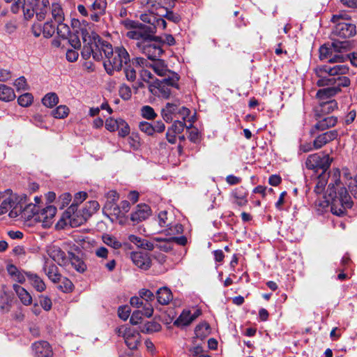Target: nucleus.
Returning a JSON list of instances; mask_svg holds the SVG:
<instances>
[{
	"label": "nucleus",
	"instance_id": "obj_38",
	"mask_svg": "<svg viewBox=\"0 0 357 357\" xmlns=\"http://www.w3.org/2000/svg\"><path fill=\"white\" fill-rule=\"evenodd\" d=\"M332 53H335V52L331 45H323L319 48V59L328 61Z\"/></svg>",
	"mask_w": 357,
	"mask_h": 357
},
{
	"label": "nucleus",
	"instance_id": "obj_41",
	"mask_svg": "<svg viewBox=\"0 0 357 357\" xmlns=\"http://www.w3.org/2000/svg\"><path fill=\"white\" fill-rule=\"evenodd\" d=\"M107 6L106 0H95L90 6L91 12L104 13Z\"/></svg>",
	"mask_w": 357,
	"mask_h": 357
},
{
	"label": "nucleus",
	"instance_id": "obj_11",
	"mask_svg": "<svg viewBox=\"0 0 357 357\" xmlns=\"http://www.w3.org/2000/svg\"><path fill=\"white\" fill-rule=\"evenodd\" d=\"M136 62L139 66H146L151 68L153 71L159 76L168 77L170 75V73H173L172 71L168 70L167 65L165 61L161 59L153 60L152 63H149L144 58H137Z\"/></svg>",
	"mask_w": 357,
	"mask_h": 357
},
{
	"label": "nucleus",
	"instance_id": "obj_53",
	"mask_svg": "<svg viewBox=\"0 0 357 357\" xmlns=\"http://www.w3.org/2000/svg\"><path fill=\"white\" fill-rule=\"evenodd\" d=\"M139 130L148 135H152L154 133L153 125L146 121L141 122L139 125Z\"/></svg>",
	"mask_w": 357,
	"mask_h": 357
},
{
	"label": "nucleus",
	"instance_id": "obj_57",
	"mask_svg": "<svg viewBox=\"0 0 357 357\" xmlns=\"http://www.w3.org/2000/svg\"><path fill=\"white\" fill-rule=\"evenodd\" d=\"M119 124V119L109 118L106 120L105 128L107 130L114 132L117 130Z\"/></svg>",
	"mask_w": 357,
	"mask_h": 357
},
{
	"label": "nucleus",
	"instance_id": "obj_36",
	"mask_svg": "<svg viewBox=\"0 0 357 357\" xmlns=\"http://www.w3.org/2000/svg\"><path fill=\"white\" fill-rule=\"evenodd\" d=\"M45 271L49 279L53 282L56 283L60 281L61 275L59 273L56 266L51 264L45 269Z\"/></svg>",
	"mask_w": 357,
	"mask_h": 357
},
{
	"label": "nucleus",
	"instance_id": "obj_60",
	"mask_svg": "<svg viewBox=\"0 0 357 357\" xmlns=\"http://www.w3.org/2000/svg\"><path fill=\"white\" fill-rule=\"evenodd\" d=\"M188 351L190 356L198 357L204 353V349L201 344H195L188 349Z\"/></svg>",
	"mask_w": 357,
	"mask_h": 357
},
{
	"label": "nucleus",
	"instance_id": "obj_23",
	"mask_svg": "<svg viewBox=\"0 0 357 357\" xmlns=\"http://www.w3.org/2000/svg\"><path fill=\"white\" fill-rule=\"evenodd\" d=\"M337 123V118L333 116H327L319 120L313 127L312 130H324L334 127Z\"/></svg>",
	"mask_w": 357,
	"mask_h": 357
},
{
	"label": "nucleus",
	"instance_id": "obj_22",
	"mask_svg": "<svg viewBox=\"0 0 357 357\" xmlns=\"http://www.w3.org/2000/svg\"><path fill=\"white\" fill-rule=\"evenodd\" d=\"M8 275L13 280L23 284L26 280V273L19 270L16 266L13 264H9L6 267Z\"/></svg>",
	"mask_w": 357,
	"mask_h": 357
},
{
	"label": "nucleus",
	"instance_id": "obj_44",
	"mask_svg": "<svg viewBox=\"0 0 357 357\" xmlns=\"http://www.w3.org/2000/svg\"><path fill=\"white\" fill-rule=\"evenodd\" d=\"M55 24L52 22L47 21L43 24L42 28L43 35L45 38H50L55 33Z\"/></svg>",
	"mask_w": 357,
	"mask_h": 357
},
{
	"label": "nucleus",
	"instance_id": "obj_4",
	"mask_svg": "<svg viewBox=\"0 0 357 357\" xmlns=\"http://www.w3.org/2000/svg\"><path fill=\"white\" fill-rule=\"evenodd\" d=\"M349 72L347 65L338 64L333 67L327 65L320 66L315 69L319 77L317 84L319 86H333V87H347L350 85V79L344 76Z\"/></svg>",
	"mask_w": 357,
	"mask_h": 357
},
{
	"label": "nucleus",
	"instance_id": "obj_35",
	"mask_svg": "<svg viewBox=\"0 0 357 357\" xmlns=\"http://www.w3.org/2000/svg\"><path fill=\"white\" fill-rule=\"evenodd\" d=\"M319 105L320 111L324 114H329L337 109V102L335 100L320 102Z\"/></svg>",
	"mask_w": 357,
	"mask_h": 357
},
{
	"label": "nucleus",
	"instance_id": "obj_25",
	"mask_svg": "<svg viewBox=\"0 0 357 357\" xmlns=\"http://www.w3.org/2000/svg\"><path fill=\"white\" fill-rule=\"evenodd\" d=\"M87 197V193L85 192H79L75 195L73 203L69 206L66 211L68 217L77 213V206L83 202Z\"/></svg>",
	"mask_w": 357,
	"mask_h": 357
},
{
	"label": "nucleus",
	"instance_id": "obj_18",
	"mask_svg": "<svg viewBox=\"0 0 357 357\" xmlns=\"http://www.w3.org/2000/svg\"><path fill=\"white\" fill-rule=\"evenodd\" d=\"M230 196L232 203L238 206H244L248 204V192L242 186L233 190Z\"/></svg>",
	"mask_w": 357,
	"mask_h": 357
},
{
	"label": "nucleus",
	"instance_id": "obj_8",
	"mask_svg": "<svg viewBox=\"0 0 357 357\" xmlns=\"http://www.w3.org/2000/svg\"><path fill=\"white\" fill-rule=\"evenodd\" d=\"M179 76L176 73H170L168 77H165L162 80L157 79L155 82V89L158 90L154 93L164 98H168L171 94L169 86L178 89V82Z\"/></svg>",
	"mask_w": 357,
	"mask_h": 357
},
{
	"label": "nucleus",
	"instance_id": "obj_31",
	"mask_svg": "<svg viewBox=\"0 0 357 357\" xmlns=\"http://www.w3.org/2000/svg\"><path fill=\"white\" fill-rule=\"evenodd\" d=\"M51 14L52 19L54 20L56 23L62 22L64 20V13L60 4L52 3L50 7L49 14Z\"/></svg>",
	"mask_w": 357,
	"mask_h": 357
},
{
	"label": "nucleus",
	"instance_id": "obj_48",
	"mask_svg": "<svg viewBox=\"0 0 357 357\" xmlns=\"http://www.w3.org/2000/svg\"><path fill=\"white\" fill-rule=\"evenodd\" d=\"M142 116L146 119H153L156 116L154 109L149 106H143L141 109Z\"/></svg>",
	"mask_w": 357,
	"mask_h": 357
},
{
	"label": "nucleus",
	"instance_id": "obj_54",
	"mask_svg": "<svg viewBox=\"0 0 357 357\" xmlns=\"http://www.w3.org/2000/svg\"><path fill=\"white\" fill-rule=\"evenodd\" d=\"M156 16L157 15H155L154 13H150L148 11V13H144L141 14L139 16V18L144 22L149 24L152 26L154 22H155V20Z\"/></svg>",
	"mask_w": 357,
	"mask_h": 357
},
{
	"label": "nucleus",
	"instance_id": "obj_3",
	"mask_svg": "<svg viewBox=\"0 0 357 357\" xmlns=\"http://www.w3.org/2000/svg\"><path fill=\"white\" fill-rule=\"evenodd\" d=\"M154 29L149 31H128L127 37L136 40V48L150 60H156L163 53L159 37L154 36Z\"/></svg>",
	"mask_w": 357,
	"mask_h": 357
},
{
	"label": "nucleus",
	"instance_id": "obj_55",
	"mask_svg": "<svg viewBox=\"0 0 357 357\" xmlns=\"http://www.w3.org/2000/svg\"><path fill=\"white\" fill-rule=\"evenodd\" d=\"M347 185L350 190L351 193L355 198H357V176L354 178H350L347 182Z\"/></svg>",
	"mask_w": 357,
	"mask_h": 357
},
{
	"label": "nucleus",
	"instance_id": "obj_19",
	"mask_svg": "<svg viewBox=\"0 0 357 357\" xmlns=\"http://www.w3.org/2000/svg\"><path fill=\"white\" fill-rule=\"evenodd\" d=\"M165 1L166 0H147L145 4V8L147 11L154 13L158 16L163 15L164 11L166 9Z\"/></svg>",
	"mask_w": 357,
	"mask_h": 357
},
{
	"label": "nucleus",
	"instance_id": "obj_29",
	"mask_svg": "<svg viewBox=\"0 0 357 357\" xmlns=\"http://www.w3.org/2000/svg\"><path fill=\"white\" fill-rule=\"evenodd\" d=\"M192 313L188 310H183L179 317L174 322L178 327L186 326L192 322Z\"/></svg>",
	"mask_w": 357,
	"mask_h": 357
},
{
	"label": "nucleus",
	"instance_id": "obj_58",
	"mask_svg": "<svg viewBox=\"0 0 357 357\" xmlns=\"http://www.w3.org/2000/svg\"><path fill=\"white\" fill-rule=\"evenodd\" d=\"M347 60V57L340 52L332 53L331 57L329 59L328 62L331 63H343Z\"/></svg>",
	"mask_w": 357,
	"mask_h": 357
},
{
	"label": "nucleus",
	"instance_id": "obj_13",
	"mask_svg": "<svg viewBox=\"0 0 357 357\" xmlns=\"http://www.w3.org/2000/svg\"><path fill=\"white\" fill-rule=\"evenodd\" d=\"M56 213V208L54 206H47L42 210H38V213L35 216V222H40L43 226L49 227L52 223L51 220Z\"/></svg>",
	"mask_w": 357,
	"mask_h": 357
},
{
	"label": "nucleus",
	"instance_id": "obj_21",
	"mask_svg": "<svg viewBox=\"0 0 357 357\" xmlns=\"http://www.w3.org/2000/svg\"><path fill=\"white\" fill-rule=\"evenodd\" d=\"M329 87L321 89L317 91L316 98L318 102L328 101V99L335 96L341 89L339 87H333V86H328Z\"/></svg>",
	"mask_w": 357,
	"mask_h": 357
},
{
	"label": "nucleus",
	"instance_id": "obj_37",
	"mask_svg": "<svg viewBox=\"0 0 357 357\" xmlns=\"http://www.w3.org/2000/svg\"><path fill=\"white\" fill-rule=\"evenodd\" d=\"M43 104L47 107H53L59 102V97L55 93L46 94L42 100Z\"/></svg>",
	"mask_w": 357,
	"mask_h": 357
},
{
	"label": "nucleus",
	"instance_id": "obj_15",
	"mask_svg": "<svg viewBox=\"0 0 357 357\" xmlns=\"http://www.w3.org/2000/svg\"><path fill=\"white\" fill-rule=\"evenodd\" d=\"M35 357H52L53 351L50 344L46 341H38L32 344Z\"/></svg>",
	"mask_w": 357,
	"mask_h": 357
},
{
	"label": "nucleus",
	"instance_id": "obj_9",
	"mask_svg": "<svg viewBox=\"0 0 357 357\" xmlns=\"http://www.w3.org/2000/svg\"><path fill=\"white\" fill-rule=\"evenodd\" d=\"M116 333L123 337L127 347L131 349H137L141 342L140 333L128 326L123 325L116 329Z\"/></svg>",
	"mask_w": 357,
	"mask_h": 357
},
{
	"label": "nucleus",
	"instance_id": "obj_43",
	"mask_svg": "<svg viewBox=\"0 0 357 357\" xmlns=\"http://www.w3.org/2000/svg\"><path fill=\"white\" fill-rule=\"evenodd\" d=\"M59 282V284L58 285V288L63 292L66 293V292H70L73 291V284L67 278H62V276H61V280Z\"/></svg>",
	"mask_w": 357,
	"mask_h": 357
},
{
	"label": "nucleus",
	"instance_id": "obj_20",
	"mask_svg": "<svg viewBox=\"0 0 357 357\" xmlns=\"http://www.w3.org/2000/svg\"><path fill=\"white\" fill-rule=\"evenodd\" d=\"M151 215V208L146 204H139L136 210L131 214L132 222H142L147 219Z\"/></svg>",
	"mask_w": 357,
	"mask_h": 357
},
{
	"label": "nucleus",
	"instance_id": "obj_16",
	"mask_svg": "<svg viewBox=\"0 0 357 357\" xmlns=\"http://www.w3.org/2000/svg\"><path fill=\"white\" fill-rule=\"evenodd\" d=\"M1 197L3 198V201L0 205V215L7 213L17 202L16 195L13 194L10 189L5 190Z\"/></svg>",
	"mask_w": 357,
	"mask_h": 357
},
{
	"label": "nucleus",
	"instance_id": "obj_59",
	"mask_svg": "<svg viewBox=\"0 0 357 357\" xmlns=\"http://www.w3.org/2000/svg\"><path fill=\"white\" fill-rule=\"evenodd\" d=\"M72 199V196L70 193L66 192L62 194L59 198V206L61 208L66 207L69 204Z\"/></svg>",
	"mask_w": 357,
	"mask_h": 357
},
{
	"label": "nucleus",
	"instance_id": "obj_50",
	"mask_svg": "<svg viewBox=\"0 0 357 357\" xmlns=\"http://www.w3.org/2000/svg\"><path fill=\"white\" fill-rule=\"evenodd\" d=\"M160 328L161 326L160 324L155 321H149L144 325L143 331L149 333L159 331Z\"/></svg>",
	"mask_w": 357,
	"mask_h": 357
},
{
	"label": "nucleus",
	"instance_id": "obj_52",
	"mask_svg": "<svg viewBox=\"0 0 357 357\" xmlns=\"http://www.w3.org/2000/svg\"><path fill=\"white\" fill-rule=\"evenodd\" d=\"M130 307L128 305L120 306L118 310L119 317L123 321L128 319L130 314Z\"/></svg>",
	"mask_w": 357,
	"mask_h": 357
},
{
	"label": "nucleus",
	"instance_id": "obj_26",
	"mask_svg": "<svg viewBox=\"0 0 357 357\" xmlns=\"http://www.w3.org/2000/svg\"><path fill=\"white\" fill-rule=\"evenodd\" d=\"M158 301L161 305H167L173 298L171 290L166 287L160 288L156 293Z\"/></svg>",
	"mask_w": 357,
	"mask_h": 357
},
{
	"label": "nucleus",
	"instance_id": "obj_30",
	"mask_svg": "<svg viewBox=\"0 0 357 357\" xmlns=\"http://www.w3.org/2000/svg\"><path fill=\"white\" fill-rule=\"evenodd\" d=\"M38 206L36 204H27L21 212V218L26 220H33L35 222V216L38 213Z\"/></svg>",
	"mask_w": 357,
	"mask_h": 357
},
{
	"label": "nucleus",
	"instance_id": "obj_24",
	"mask_svg": "<svg viewBox=\"0 0 357 357\" xmlns=\"http://www.w3.org/2000/svg\"><path fill=\"white\" fill-rule=\"evenodd\" d=\"M13 288L20 301L24 305L27 306L31 304L32 297L24 287L20 286L19 284H14Z\"/></svg>",
	"mask_w": 357,
	"mask_h": 357
},
{
	"label": "nucleus",
	"instance_id": "obj_6",
	"mask_svg": "<svg viewBox=\"0 0 357 357\" xmlns=\"http://www.w3.org/2000/svg\"><path fill=\"white\" fill-rule=\"evenodd\" d=\"M50 10L48 0H31L24 6V16L26 20L32 18L34 15L38 20L45 19Z\"/></svg>",
	"mask_w": 357,
	"mask_h": 357
},
{
	"label": "nucleus",
	"instance_id": "obj_61",
	"mask_svg": "<svg viewBox=\"0 0 357 357\" xmlns=\"http://www.w3.org/2000/svg\"><path fill=\"white\" fill-rule=\"evenodd\" d=\"M185 126V123L183 121H176L172 126V127L169 128L173 132L179 134L181 133L184 128Z\"/></svg>",
	"mask_w": 357,
	"mask_h": 357
},
{
	"label": "nucleus",
	"instance_id": "obj_27",
	"mask_svg": "<svg viewBox=\"0 0 357 357\" xmlns=\"http://www.w3.org/2000/svg\"><path fill=\"white\" fill-rule=\"evenodd\" d=\"M69 264L78 272L83 273L86 269V266L83 260L74 253L68 252Z\"/></svg>",
	"mask_w": 357,
	"mask_h": 357
},
{
	"label": "nucleus",
	"instance_id": "obj_33",
	"mask_svg": "<svg viewBox=\"0 0 357 357\" xmlns=\"http://www.w3.org/2000/svg\"><path fill=\"white\" fill-rule=\"evenodd\" d=\"M156 241V248L164 252H169L173 248L172 240L170 238H155Z\"/></svg>",
	"mask_w": 357,
	"mask_h": 357
},
{
	"label": "nucleus",
	"instance_id": "obj_49",
	"mask_svg": "<svg viewBox=\"0 0 357 357\" xmlns=\"http://www.w3.org/2000/svg\"><path fill=\"white\" fill-rule=\"evenodd\" d=\"M155 22H154L152 26H148L149 28H153L154 33L156 32L157 29H160L162 30H165L167 26V23L165 20L163 19V17L156 16Z\"/></svg>",
	"mask_w": 357,
	"mask_h": 357
},
{
	"label": "nucleus",
	"instance_id": "obj_56",
	"mask_svg": "<svg viewBox=\"0 0 357 357\" xmlns=\"http://www.w3.org/2000/svg\"><path fill=\"white\" fill-rule=\"evenodd\" d=\"M163 15H160L159 17H163L167 18L168 20H170L174 23H177L180 21L181 18L178 15L174 13L172 11L168 10L167 8L164 11Z\"/></svg>",
	"mask_w": 357,
	"mask_h": 357
},
{
	"label": "nucleus",
	"instance_id": "obj_10",
	"mask_svg": "<svg viewBox=\"0 0 357 357\" xmlns=\"http://www.w3.org/2000/svg\"><path fill=\"white\" fill-rule=\"evenodd\" d=\"M332 160V158L328 155L311 154L305 161V166L309 169H312L315 172L320 169L322 171V173H324L330 167Z\"/></svg>",
	"mask_w": 357,
	"mask_h": 357
},
{
	"label": "nucleus",
	"instance_id": "obj_34",
	"mask_svg": "<svg viewBox=\"0 0 357 357\" xmlns=\"http://www.w3.org/2000/svg\"><path fill=\"white\" fill-rule=\"evenodd\" d=\"M125 26L128 29H131L129 31H149L151 28H149L148 26L144 25L138 22L132 21V20H125L123 22Z\"/></svg>",
	"mask_w": 357,
	"mask_h": 357
},
{
	"label": "nucleus",
	"instance_id": "obj_42",
	"mask_svg": "<svg viewBox=\"0 0 357 357\" xmlns=\"http://www.w3.org/2000/svg\"><path fill=\"white\" fill-rule=\"evenodd\" d=\"M102 241L104 243L116 250L119 249L122 246L120 241H119L115 237L109 234L104 235L102 236Z\"/></svg>",
	"mask_w": 357,
	"mask_h": 357
},
{
	"label": "nucleus",
	"instance_id": "obj_28",
	"mask_svg": "<svg viewBox=\"0 0 357 357\" xmlns=\"http://www.w3.org/2000/svg\"><path fill=\"white\" fill-rule=\"evenodd\" d=\"M26 275L31 284L36 291L42 292L45 289L46 287L44 282L38 275L29 272L26 273Z\"/></svg>",
	"mask_w": 357,
	"mask_h": 357
},
{
	"label": "nucleus",
	"instance_id": "obj_17",
	"mask_svg": "<svg viewBox=\"0 0 357 357\" xmlns=\"http://www.w3.org/2000/svg\"><path fill=\"white\" fill-rule=\"evenodd\" d=\"M338 132L336 130L326 132L317 136L313 142L314 149H319L326 144L337 138Z\"/></svg>",
	"mask_w": 357,
	"mask_h": 357
},
{
	"label": "nucleus",
	"instance_id": "obj_32",
	"mask_svg": "<svg viewBox=\"0 0 357 357\" xmlns=\"http://www.w3.org/2000/svg\"><path fill=\"white\" fill-rule=\"evenodd\" d=\"M15 98V94L13 89L5 84L0 85V100L9 102Z\"/></svg>",
	"mask_w": 357,
	"mask_h": 357
},
{
	"label": "nucleus",
	"instance_id": "obj_63",
	"mask_svg": "<svg viewBox=\"0 0 357 357\" xmlns=\"http://www.w3.org/2000/svg\"><path fill=\"white\" fill-rule=\"evenodd\" d=\"M142 316L144 315L142 314V312L141 310H135L132 312L130 317V322L132 325H137L141 321Z\"/></svg>",
	"mask_w": 357,
	"mask_h": 357
},
{
	"label": "nucleus",
	"instance_id": "obj_14",
	"mask_svg": "<svg viewBox=\"0 0 357 357\" xmlns=\"http://www.w3.org/2000/svg\"><path fill=\"white\" fill-rule=\"evenodd\" d=\"M130 257L133 264L141 269L147 270L151 266V258L146 252H135Z\"/></svg>",
	"mask_w": 357,
	"mask_h": 357
},
{
	"label": "nucleus",
	"instance_id": "obj_46",
	"mask_svg": "<svg viewBox=\"0 0 357 357\" xmlns=\"http://www.w3.org/2000/svg\"><path fill=\"white\" fill-rule=\"evenodd\" d=\"M119 126L117 130H119V135L124 137L130 134V127L128 124L123 119H119Z\"/></svg>",
	"mask_w": 357,
	"mask_h": 357
},
{
	"label": "nucleus",
	"instance_id": "obj_1",
	"mask_svg": "<svg viewBox=\"0 0 357 357\" xmlns=\"http://www.w3.org/2000/svg\"><path fill=\"white\" fill-rule=\"evenodd\" d=\"M83 49L81 52L84 59L91 56L96 61H101L105 56L103 66L107 74L112 75L115 71L121 70L124 64L130 61V55L123 47H112L107 41L98 36L91 37L86 31H82Z\"/></svg>",
	"mask_w": 357,
	"mask_h": 357
},
{
	"label": "nucleus",
	"instance_id": "obj_62",
	"mask_svg": "<svg viewBox=\"0 0 357 357\" xmlns=\"http://www.w3.org/2000/svg\"><path fill=\"white\" fill-rule=\"evenodd\" d=\"M139 294L141 298L146 301H152L155 298L154 294L149 289H142Z\"/></svg>",
	"mask_w": 357,
	"mask_h": 357
},
{
	"label": "nucleus",
	"instance_id": "obj_7",
	"mask_svg": "<svg viewBox=\"0 0 357 357\" xmlns=\"http://www.w3.org/2000/svg\"><path fill=\"white\" fill-rule=\"evenodd\" d=\"M100 205L97 201H90L85 207L77 211L75 215L69 216V223L73 227H77L84 224L95 212L99 209Z\"/></svg>",
	"mask_w": 357,
	"mask_h": 357
},
{
	"label": "nucleus",
	"instance_id": "obj_51",
	"mask_svg": "<svg viewBox=\"0 0 357 357\" xmlns=\"http://www.w3.org/2000/svg\"><path fill=\"white\" fill-rule=\"evenodd\" d=\"M119 92V96L125 100H128L131 98V89L128 86L124 84L120 86Z\"/></svg>",
	"mask_w": 357,
	"mask_h": 357
},
{
	"label": "nucleus",
	"instance_id": "obj_47",
	"mask_svg": "<svg viewBox=\"0 0 357 357\" xmlns=\"http://www.w3.org/2000/svg\"><path fill=\"white\" fill-rule=\"evenodd\" d=\"M33 100V96L29 93H26L19 96L17 102L22 107H29L32 104Z\"/></svg>",
	"mask_w": 357,
	"mask_h": 357
},
{
	"label": "nucleus",
	"instance_id": "obj_5",
	"mask_svg": "<svg viewBox=\"0 0 357 357\" xmlns=\"http://www.w3.org/2000/svg\"><path fill=\"white\" fill-rule=\"evenodd\" d=\"M331 22L335 24L333 36L346 39L356 33L355 24L351 22L350 17L345 12H340L333 15Z\"/></svg>",
	"mask_w": 357,
	"mask_h": 357
},
{
	"label": "nucleus",
	"instance_id": "obj_40",
	"mask_svg": "<svg viewBox=\"0 0 357 357\" xmlns=\"http://www.w3.org/2000/svg\"><path fill=\"white\" fill-rule=\"evenodd\" d=\"M331 45L333 47L335 53L337 52L342 53L344 51H347L349 47L348 41H340L337 39H334Z\"/></svg>",
	"mask_w": 357,
	"mask_h": 357
},
{
	"label": "nucleus",
	"instance_id": "obj_2",
	"mask_svg": "<svg viewBox=\"0 0 357 357\" xmlns=\"http://www.w3.org/2000/svg\"><path fill=\"white\" fill-rule=\"evenodd\" d=\"M325 201L319 204L323 208L331 206L333 214L342 216L346 213L347 208L353 206L351 198L347 189L339 179L331 183L324 196Z\"/></svg>",
	"mask_w": 357,
	"mask_h": 357
},
{
	"label": "nucleus",
	"instance_id": "obj_45",
	"mask_svg": "<svg viewBox=\"0 0 357 357\" xmlns=\"http://www.w3.org/2000/svg\"><path fill=\"white\" fill-rule=\"evenodd\" d=\"M56 31L57 34L62 38H67L70 34L69 26L64 24L63 22H57Z\"/></svg>",
	"mask_w": 357,
	"mask_h": 357
},
{
	"label": "nucleus",
	"instance_id": "obj_39",
	"mask_svg": "<svg viewBox=\"0 0 357 357\" xmlns=\"http://www.w3.org/2000/svg\"><path fill=\"white\" fill-rule=\"evenodd\" d=\"M70 109L66 105H59L52 111V115L56 119H64L69 114Z\"/></svg>",
	"mask_w": 357,
	"mask_h": 357
},
{
	"label": "nucleus",
	"instance_id": "obj_12",
	"mask_svg": "<svg viewBox=\"0 0 357 357\" xmlns=\"http://www.w3.org/2000/svg\"><path fill=\"white\" fill-rule=\"evenodd\" d=\"M47 253L59 266H67L69 265L68 256L59 247L50 245L47 247Z\"/></svg>",
	"mask_w": 357,
	"mask_h": 357
},
{
	"label": "nucleus",
	"instance_id": "obj_64",
	"mask_svg": "<svg viewBox=\"0 0 357 357\" xmlns=\"http://www.w3.org/2000/svg\"><path fill=\"white\" fill-rule=\"evenodd\" d=\"M326 185V181L324 179V178L319 177L316 185L314 187V192L317 194H321L323 192L325 186Z\"/></svg>",
	"mask_w": 357,
	"mask_h": 357
}]
</instances>
